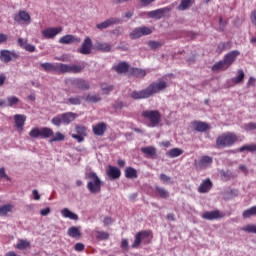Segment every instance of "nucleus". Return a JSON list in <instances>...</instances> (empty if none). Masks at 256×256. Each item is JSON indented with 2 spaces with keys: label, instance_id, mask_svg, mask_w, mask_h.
I'll use <instances>...</instances> for the list:
<instances>
[{
  "label": "nucleus",
  "instance_id": "obj_56",
  "mask_svg": "<svg viewBox=\"0 0 256 256\" xmlns=\"http://www.w3.org/2000/svg\"><path fill=\"white\" fill-rule=\"evenodd\" d=\"M0 179H6V181H11V178L8 177L4 168H0Z\"/></svg>",
  "mask_w": 256,
  "mask_h": 256
},
{
  "label": "nucleus",
  "instance_id": "obj_10",
  "mask_svg": "<svg viewBox=\"0 0 256 256\" xmlns=\"http://www.w3.org/2000/svg\"><path fill=\"white\" fill-rule=\"evenodd\" d=\"M151 33H153V31L147 26L138 27L132 30L130 33V39H139L145 35H151Z\"/></svg>",
  "mask_w": 256,
  "mask_h": 256
},
{
  "label": "nucleus",
  "instance_id": "obj_22",
  "mask_svg": "<svg viewBox=\"0 0 256 256\" xmlns=\"http://www.w3.org/2000/svg\"><path fill=\"white\" fill-rule=\"evenodd\" d=\"M19 47H21V49H24L25 51H28L29 53H35V45H32L30 43H28L27 39H23V38H18L17 41Z\"/></svg>",
  "mask_w": 256,
  "mask_h": 256
},
{
  "label": "nucleus",
  "instance_id": "obj_53",
  "mask_svg": "<svg viewBox=\"0 0 256 256\" xmlns=\"http://www.w3.org/2000/svg\"><path fill=\"white\" fill-rule=\"evenodd\" d=\"M72 139H76L78 143H83L85 141V136H81V134H72Z\"/></svg>",
  "mask_w": 256,
  "mask_h": 256
},
{
  "label": "nucleus",
  "instance_id": "obj_20",
  "mask_svg": "<svg viewBox=\"0 0 256 256\" xmlns=\"http://www.w3.org/2000/svg\"><path fill=\"white\" fill-rule=\"evenodd\" d=\"M106 173L109 179H111L112 181H115L116 179H119V177H121V170L116 166L109 165Z\"/></svg>",
  "mask_w": 256,
  "mask_h": 256
},
{
  "label": "nucleus",
  "instance_id": "obj_44",
  "mask_svg": "<svg viewBox=\"0 0 256 256\" xmlns=\"http://www.w3.org/2000/svg\"><path fill=\"white\" fill-rule=\"evenodd\" d=\"M87 103H99L101 101V96L99 95H87L85 98Z\"/></svg>",
  "mask_w": 256,
  "mask_h": 256
},
{
  "label": "nucleus",
  "instance_id": "obj_28",
  "mask_svg": "<svg viewBox=\"0 0 256 256\" xmlns=\"http://www.w3.org/2000/svg\"><path fill=\"white\" fill-rule=\"evenodd\" d=\"M95 49L97 51H102V53H109V51L112 49V46L107 42H96Z\"/></svg>",
  "mask_w": 256,
  "mask_h": 256
},
{
  "label": "nucleus",
  "instance_id": "obj_61",
  "mask_svg": "<svg viewBox=\"0 0 256 256\" xmlns=\"http://www.w3.org/2000/svg\"><path fill=\"white\" fill-rule=\"evenodd\" d=\"M222 177H224L225 179L229 180V179H233V174L230 172H222Z\"/></svg>",
  "mask_w": 256,
  "mask_h": 256
},
{
  "label": "nucleus",
  "instance_id": "obj_33",
  "mask_svg": "<svg viewBox=\"0 0 256 256\" xmlns=\"http://www.w3.org/2000/svg\"><path fill=\"white\" fill-rule=\"evenodd\" d=\"M130 75H132L133 77H138L143 79V77H145V75H147V71L145 69H141V68H132L130 70Z\"/></svg>",
  "mask_w": 256,
  "mask_h": 256
},
{
  "label": "nucleus",
  "instance_id": "obj_16",
  "mask_svg": "<svg viewBox=\"0 0 256 256\" xmlns=\"http://www.w3.org/2000/svg\"><path fill=\"white\" fill-rule=\"evenodd\" d=\"M119 23H121V19L109 18L106 21L97 24L96 28H98L100 31H103V29H107V28L111 27V25H119Z\"/></svg>",
  "mask_w": 256,
  "mask_h": 256
},
{
  "label": "nucleus",
  "instance_id": "obj_8",
  "mask_svg": "<svg viewBox=\"0 0 256 256\" xmlns=\"http://www.w3.org/2000/svg\"><path fill=\"white\" fill-rule=\"evenodd\" d=\"M141 117L149 121V127H158L162 119L161 112H159V110H144L141 113Z\"/></svg>",
  "mask_w": 256,
  "mask_h": 256
},
{
  "label": "nucleus",
  "instance_id": "obj_21",
  "mask_svg": "<svg viewBox=\"0 0 256 256\" xmlns=\"http://www.w3.org/2000/svg\"><path fill=\"white\" fill-rule=\"evenodd\" d=\"M92 131L94 135L103 137V135H105V131H107V124L105 122H100L92 127Z\"/></svg>",
  "mask_w": 256,
  "mask_h": 256
},
{
  "label": "nucleus",
  "instance_id": "obj_14",
  "mask_svg": "<svg viewBox=\"0 0 256 256\" xmlns=\"http://www.w3.org/2000/svg\"><path fill=\"white\" fill-rule=\"evenodd\" d=\"M93 47V41L90 37H86L84 42L82 43V46L79 48L78 52L81 53V55H91V48Z\"/></svg>",
  "mask_w": 256,
  "mask_h": 256
},
{
  "label": "nucleus",
  "instance_id": "obj_5",
  "mask_svg": "<svg viewBox=\"0 0 256 256\" xmlns=\"http://www.w3.org/2000/svg\"><path fill=\"white\" fill-rule=\"evenodd\" d=\"M153 239V232L151 230H142L136 233L134 242L132 244V249H137L143 243L144 245H149Z\"/></svg>",
  "mask_w": 256,
  "mask_h": 256
},
{
  "label": "nucleus",
  "instance_id": "obj_4",
  "mask_svg": "<svg viewBox=\"0 0 256 256\" xmlns=\"http://www.w3.org/2000/svg\"><path fill=\"white\" fill-rule=\"evenodd\" d=\"M237 134L233 132H224L216 138V149H226L233 147V144L238 141Z\"/></svg>",
  "mask_w": 256,
  "mask_h": 256
},
{
  "label": "nucleus",
  "instance_id": "obj_58",
  "mask_svg": "<svg viewBox=\"0 0 256 256\" xmlns=\"http://www.w3.org/2000/svg\"><path fill=\"white\" fill-rule=\"evenodd\" d=\"M121 248L122 249H129V241L127 239H122L121 241Z\"/></svg>",
  "mask_w": 256,
  "mask_h": 256
},
{
  "label": "nucleus",
  "instance_id": "obj_29",
  "mask_svg": "<svg viewBox=\"0 0 256 256\" xmlns=\"http://www.w3.org/2000/svg\"><path fill=\"white\" fill-rule=\"evenodd\" d=\"M165 14V9H157L150 11L148 13L144 12L142 15H148L151 19H162L163 15Z\"/></svg>",
  "mask_w": 256,
  "mask_h": 256
},
{
  "label": "nucleus",
  "instance_id": "obj_48",
  "mask_svg": "<svg viewBox=\"0 0 256 256\" xmlns=\"http://www.w3.org/2000/svg\"><path fill=\"white\" fill-rule=\"evenodd\" d=\"M191 5V0H182L180 5L178 6L179 11H185V9H189Z\"/></svg>",
  "mask_w": 256,
  "mask_h": 256
},
{
  "label": "nucleus",
  "instance_id": "obj_57",
  "mask_svg": "<svg viewBox=\"0 0 256 256\" xmlns=\"http://www.w3.org/2000/svg\"><path fill=\"white\" fill-rule=\"evenodd\" d=\"M75 251L81 252L85 251V244L83 243H76L74 246Z\"/></svg>",
  "mask_w": 256,
  "mask_h": 256
},
{
  "label": "nucleus",
  "instance_id": "obj_11",
  "mask_svg": "<svg viewBox=\"0 0 256 256\" xmlns=\"http://www.w3.org/2000/svg\"><path fill=\"white\" fill-rule=\"evenodd\" d=\"M63 31V27H49L42 30V37L44 39H55L59 33Z\"/></svg>",
  "mask_w": 256,
  "mask_h": 256
},
{
  "label": "nucleus",
  "instance_id": "obj_15",
  "mask_svg": "<svg viewBox=\"0 0 256 256\" xmlns=\"http://www.w3.org/2000/svg\"><path fill=\"white\" fill-rule=\"evenodd\" d=\"M14 21L16 23H21V21H23L29 25V23H31V15H29L25 10H20L18 14L14 15Z\"/></svg>",
  "mask_w": 256,
  "mask_h": 256
},
{
  "label": "nucleus",
  "instance_id": "obj_18",
  "mask_svg": "<svg viewBox=\"0 0 256 256\" xmlns=\"http://www.w3.org/2000/svg\"><path fill=\"white\" fill-rule=\"evenodd\" d=\"M212 164L213 157L205 155L200 158V160L196 164V167H198V169H207V167L211 166Z\"/></svg>",
  "mask_w": 256,
  "mask_h": 256
},
{
  "label": "nucleus",
  "instance_id": "obj_39",
  "mask_svg": "<svg viewBox=\"0 0 256 256\" xmlns=\"http://www.w3.org/2000/svg\"><path fill=\"white\" fill-rule=\"evenodd\" d=\"M253 215H256V206H252L251 208L245 210L242 214L244 219H249V217H253Z\"/></svg>",
  "mask_w": 256,
  "mask_h": 256
},
{
  "label": "nucleus",
  "instance_id": "obj_62",
  "mask_svg": "<svg viewBox=\"0 0 256 256\" xmlns=\"http://www.w3.org/2000/svg\"><path fill=\"white\" fill-rule=\"evenodd\" d=\"M7 34H4V33H0V44L1 43H7Z\"/></svg>",
  "mask_w": 256,
  "mask_h": 256
},
{
  "label": "nucleus",
  "instance_id": "obj_12",
  "mask_svg": "<svg viewBox=\"0 0 256 256\" xmlns=\"http://www.w3.org/2000/svg\"><path fill=\"white\" fill-rule=\"evenodd\" d=\"M70 85L81 91H88L90 89L89 82L83 78H74L70 80Z\"/></svg>",
  "mask_w": 256,
  "mask_h": 256
},
{
  "label": "nucleus",
  "instance_id": "obj_24",
  "mask_svg": "<svg viewBox=\"0 0 256 256\" xmlns=\"http://www.w3.org/2000/svg\"><path fill=\"white\" fill-rule=\"evenodd\" d=\"M192 127L198 133H205V131H209V129H211V126H209V124H207L206 122H201V121L192 122Z\"/></svg>",
  "mask_w": 256,
  "mask_h": 256
},
{
  "label": "nucleus",
  "instance_id": "obj_45",
  "mask_svg": "<svg viewBox=\"0 0 256 256\" xmlns=\"http://www.w3.org/2000/svg\"><path fill=\"white\" fill-rule=\"evenodd\" d=\"M75 131L77 135H81L82 137H87V127L76 125Z\"/></svg>",
  "mask_w": 256,
  "mask_h": 256
},
{
  "label": "nucleus",
  "instance_id": "obj_35",
  "mask_svg": "<svg viewBox=\"0 0 256 256\" xmlns=\"http://www.w3.org/2000/svg\"><path fill=\"white\" fill-rule=\"evenodd\" d=\"M141 151L144 153V155H147L148 157H153L157 153V150L153 146L142 147Z\"/></svg>",
  "mask_w": 256,
  "mask_h": 256
},
{
  "label": "nucleus",
  "instance_id": "obj_50",
  "mask_svg": "<svg viewBox=\"0 0 256 256\" xmlns=\"http://www.w3.org/2000/svg\"><path fill=\"white\" fill-rule=\"evenodd\" d=\"M227 49V43L220 42L216 48V53L221 54V52L225 51Z\"/></svg>",
  "mask_w": 256,
  "mask_h": 256
},
{
  "label": "nucleus",
  "instance_id": "obj_7",
  "mask_svg": "<svg viewBox=\"0 0 256 256\" xmlns=\"http://www.w3.org/2000/svg\"><path fill=\"white\" fill-rule=\"evenodd\" d=\"M77 119V115L73 112H65L60 115H57L52 118L51 123L55 125V127H61V124L70 125L73 121Z\"/></svg>",
  "mask_w": 256,
  "mask_h": 256
},
{
  "label": "nucleus",
  "instance_id": "obj_26",
  "mask_svg": "<svg viewBox=\"0 0 256 256\" xmlns=\"http://www.w3.org/2000/svg\"><path fill=\"white\" fill-rule=\"evenodd\" d=\"M113 70L118 73V75H123V73L129 72V63L120 62L116 66L113 67Z\"/></svg>",
  "mask_w": 256,
  "mask_h": 256
},
{
  "label": "nucleus",
  "instance_id": "obj_1",
  "mask_svg": "<svg viewBox=\"0 0 256 256\" xmlns=\"http://www.w3.org/2000/svg\"><path fill=\"white\" fill-rule=\"evenodd\" d=\"M40 67L43 71L46 73H58L59 75L65 74V73H82L85 69V66L83 65H77V64H64V63H56L53 64L51 62H44L40 63Z\"/></svg>",
  "mask_w": 256,
  "mask_h": 256
},
{
  "label": "nucleus",
  "instance_id": "obj_60",
  "mask_svg": "<svg viewBox=\"0 0 256 256\" xmlns=\"http://www.w3.org/2000/svg\"><path fill=\"white\" fill-rule=\"evenodd\" d=\"M103 223L105 227H108V225H111L113 223V219L111 217H105Z\"/></svg>",
  "mask_w": 256,
  "mask_h": 256
},
{
  "label": "nucleus",
  "instance_id": "obj_9",
  "mask_svg": "<svg viewBox=\"0 0 256 256\" xmlns=\"http://www.w3.org/2000/svg\"><path fill=\"white\" fill-rule=\"evenodd\" d=\"M19 59V54L15 51L1 50L0 51V61L2 63H11V61H17Z\"/></svg>",
  "mask_w": 256,
  "mask_h": 256
},
{
  "label": "nucleus",
  "instance_id": "obj_40",
  "mask_svg": "<svg viewBox=\"0 0 256 256\" xmlns=\"http://www.w3.org/2000/svg\"><path fill=\"white\" fill-rule=\"evenodd\" d=\"M245 79V72L243 70H238V76L232 78V83L235 85L241 83Z\"/></svg>",
  "mask_w": 256,
  "mask_h": 256
},
{
  "label": "nucleus",
  "instance_id": "obj_63",
  "mask_svg": "<svg viewBox=\"0 0 256 256\" xmlns=\"http://www.w3.org/2000/svg\"><path fill=\"white\" fill-rule=\"evenodd\" d=\"M140 3H142L144 7H147V5H151V3H155V0H140Z\"/></svg>",
  "mask_w": 256,
  "mask_h": 256
},
{
  "label": "nucleus",
  "instance_id": "obj_52",
  "mask_svg": "<svg viewBox=\"0 0 256 256\" xmlns=\"http://www.w3.org/2000/svg\"><path fill=\"white\" fill-rule=\"evenodd\" d=\"M114 109L119 110V109H123V107H126L125 102L124 101H119L117 100L114 105H113Z\"/></svg>",
  "mask_w": 256,
  "mask_h": 256
},
{
  "label": "nucleus",
  "instance_id": "obj_43",
  "mask_svg": "<svg viewBox=\"0 0 256 256\" xmlns=\"http://www.w3.org/2000/svg\"><path fill=\"white\" fill-rule=\"evenodd\" d=\"M19 105V99L16 96L7 97V107H15Z\"/></svg>",
  "mask_w": 256,
  "mask_h": 256
},
{
  "label": "nucleus",
  "instance_id": "obj_59",
  "mask_svg": "<svg viewBox=\"0 0 256 256\" xmlns=\"http://www.w3.org/2000/svg\"><path fill=\"white\" fill-rule=\"evenodd\" d=\"M49 213H51V208H49V207H46L40 211V214L42 215V217L49 215Z\"/></svg>",
  "mask_w": 256,
  "mask_h": 256
},
{
  "label": "nucleus",
  "instance_id": "obj_19",
  "mask_svg": "<svg viewBox=\"0 0 256 256\" xmlns=\"http://www.w3.org/2000/svg\"><path fill=\"white\" fill-rule=\"evenodd\" d=\"M59 43L61 45H71V43H81V38H77L74 35L68 34V35L62 36L59 39Z\"/></svg>",
  "mask_w": 256,
  "mask_h": 256
},
{
  "label": "nucleus",
  "instance_id": "obj_2",
  "mask_svg": "<svg viewBox=\"0 0 256 256\" xmlns=\"http://www.w3.org/2000/svg\"><path fill=\"white\" fill-rule=\"evenodd\" d=\"M164 89H167V82H152L148 87L143 90L132 91L130 97L135 101H139L141 99H149V97H153V95H156V93H160V91H164Z\"/></svg>",
  "mask_w": 256,
  "mask_h": 256
},
{
  "label": "nucleus",
  "instance_id": "obj_38",
  "mask_svg": "<svg viewBox=\"0 0 256 256\" xmlns=\"http://www.w3.org/2000/svg\"><path fill=\"white\" fill-rule=\"evenodd\" d=\"M155 190H156V193H158L159 197H161L162 199H168L169 192L165 188L156 186Z\"/></svg>",
  "mask_w": 256,
  "mask_h": 256
},
{
  "label": "nucleus",
  "instance_id": "obj_36",
  "mask_svg": "<svg viewBox=\"0 0 256 256\" xmlns=\"http://www.w3.org/2000/svg\"><path fill=\"white\" fill-rule=\"evenodd\" d=\"M181 155H183V150L180 148H173L167 152V156L171 159H174L175 157H179Z\"/></svg>",
  "mask_w": 256,
  "mask_h": 256
},
{
  "label": "nucleus",
  "instance_id": "obj_6",
  "mask_svg": "<svg viewBox=\"0 0 256 256\" xmlns=\"http://www.w3.org/2000/svg\"><path fill=\"white\" fill-rule=\"evenodd\" d=\"M86 179L90 181L87 183V189L92 195H97V193H101V179L97 176V173L90 172L86 174Z\"/></svg>",
  "mask_w": 256,
  "mask_h": 256
},
{
  "label": "nucleus",
  "instance_id": "obj_17",
  "mask_svg": "<svg viewBox=\"0 0 256 256\" xmlns=\"http://www.w3.org/2000/svg\"><path fill=\"white\" fill-rule=\"evenodd\" d=\"M239 55L240 53L237 50L230 51L224 56L223 61L227 64L228 67H231Z\"/></svg>",
  "mask_w": 256,
  "mask_h": 256
},
{
  "label": "nucleus",
  "instance_id": "obj_32",
  "mask_svg": "<svg viewBox=\"0 0 256 256\" xmlns=\"http://www.w3.org/2000/svg\"><path fill=\"white\" fill-rule=\"evenodd\" d=\"M67 235L72 237V239H81V231H79V228L75 226H72L68 229Z\"/></svg>",
  "mask_w": 256,
  "mask_h": 256
},
{
  "label": "nucleus",
  "instance_id": "obj_31",
  "mask_svg": "<svg viewBox=\"0 0 256 256\" xmlns=\"http://www.w3.org/2000/svg\"><path fill=\"white\" fill-rule=\"evenodd\" d=\"M227 69H229V66L224 60H220L212 66V71H227Z\"/></svg>",
  "mask_w": 256,
  "mask_h": 256
},
{
  "label": "nucleus",
  "instance_id": "obj_37",
  "mask_svg": "<svg viewBox=\"0 0 256 256\" xmlns=\"http://www.w3.org/2000/svg\"><path fill=\"white\" fill-rule=\"evenodd\" d=\"M31 247V243L27 240L20 239L16 244V249L23 251V249H29Z\"/></svg>",
  "mask_w": 256,
  "mask_h": 256
},
{
  "label": "nucleus",
  "instance_id": "obj_34",
  "mask_svg": "<svg viewBox=\"0 0 256 256\" xmlns=\"http://www.w3.org/2000/svg\"><path fill=\"white\" fill-rule=\"evenodd\" d=\"M125 177L126 179H137V169L133 167H127L125 169Z\"/></svg>",
  "mask_w": 256,
  "mask_h": 256
},
{
  "label": "nucleus",
  "instance_id": "obj_54",
  "mask_svg": "<svg viewBox=\"0 0 256 256\" xmlns=\"http://www.w3.org/2000/svg\"><path fill=\"white\" fill-rule=\"evenodd\" d=\"M160 181H163V183H173V181H171V177L166 174H160Z\"/></svg>",
  "mask_w": 256,
  "mask_h": 256
},
{
  "label": "nucleus",
  "instance_id": "obj_42",
  "mask_svg": "<svg viewBox=\"0 0 256 256\" xmlns=\"http://www.w3.org/2000/svg\"><path fill=\"white\" fill-rule=\"evenodd\" d=\"M243 151H249L250 153H255L256 151V144L244 145L239 148V152L243 153Z\"/></svg>",
  "mask_w": 256,
  "mask_h": 256
},
{
  "label": "nucleus",
  "instance_id": "obj_25",
  "mask_svg": "<svg viewBox=\"0 0 256 256\" xmlns=\"http://www.w3.org/2000/svg\"><path fill=\"white\" fill-rule=\"evenodd\" d=\"M213 187V182L211 179L203 180L202 183L198 187V193H209Z\"/></svg>",
  "mask_w": 256,
  "mask_h": 256
},
{
  "label": "nucleus",
  "instance_id": "obj_64",
  "mask_svg": "<svg viewBox=\"0 0 256 256\" xmlns=\"http://www.w3.org/2000/svg\"><path fill=\"white\" fill-rule=\"evenodd\" d=\"M239 169L240 171H242V173H244V175H247V173H249V170L247 169L246 165H240Z\"/></svg>",
  "mask_w": 256,
  "mask_h": 256
},
{
  "label": "nucleus",
  "instance_id": "obj_13",
  "mask_svg": "<svg viewBox=\"0 0 256 256\" xmlns=\"http://www.w3.org/2000/svg\"><path fill=\"white\" fill-rule=\"evenodd\" d=\"M225 214L219 210L207 211L202 214V219H206V221H213L215 219H223Z\"/></svg>",
  "mask_w": 256,
  "mask_h": 256
},
{
  "label": "nucleus",
  "instance_id": "obj_27",
  "mask_svg": "<svg viewBox=\"0 0 256 256\" xmlns=\"http://www.w3.org/2000/svg\"><path fill=\"white\" fill-rule=\"evenodd\" d=\"M61 215L62 217H64L65 219H70L71 221H79V216L73 212H71V210H69V208H64L61 210Z\"/></svg>",
  "mask_w": 256,
  "mask_h": 256
},
{
  "label": "nucleus",
  "instance_id": "obj_30",
  "mask_svg": "<svg viewBox=\"0 0 256 256\" xmlns=\"http://www.w3.org/2000/svg\"><path fill=\"white\" fill-rule=\"evenodd\" d=\"M15 206L13 204H4L0 206V217H7L8 213H13Z\"/></svg>",
  "mask_w": 256,
  "mask_h": 256
},
{
  "label": "nucleus",
  "instance_id": "obj_3",
  "mask_svg": "<svg viewBox=\"0 0 256 256\" xmlns=\"http://www.w3.org/2000/svg\"><path fill=\"white\" fill-rule=\"evenodd\" d=\"M29 136L32 139H50V143H57V141H65V136L61 132H53V129L49 127H42V128H32L29 132Z\"/></svg>",
  "mask_w": 256,
  "mask_h": 256
},
{
  "label": "nucleus",
  "instance_id": "obj_55",
  "mask_svg": "<svg viewBox=\"0 0 256 256\" xmlns=\"http://www.w3.org/2000/svg\"><path fill=\"white\" fill-rule=\"evenodd\" d=\"M246 131H255L256 130V123L255 122H250L245 125Z\"/></svg>",
  "mask_w": 256,
  "mask_h": 256
},
{
  "label": "nucleus",
  "instance_id": "obj_49",
  "mask_svg": "<svg viewBox=\"0 0 256 256\" xmlns=\"http://www.w3.org/2000/svg\"><path fill=\"white\" fill-rule=\"evenodd\" d=\"M70 105H81V97H71L68 99Z\"/></svg>",
  "mask_w": 256,
  "mask_h": 256
},
{
  "label": "nucleus",
  "instance_id": "obj_23",
  "mask_svg": "<svg viewBox=\"0 0 256 256\" xmlns=\"http://www.w3.org/2000/svg\"><path fill=\"white\" fill-rule=\"evenodd\" d=\"M26 121H27V116H25L23 114H15L14 115L15 127L18 130L20 129L21 131H23V127H25Z\"/></svg>",
  "mask_w": 256,
  "mask_h": 256
},
{
  "label": "nucleus",
  "instance_id": "obj_46",
  "mask_svg": "<svg viewBox=\"0 0 256 256\" xmlns=\"http://www.w3.org/2000/svg\"><path fill=\"white\" fill-rule=\"evenodd\" d=\"M242 231L245 233H255L256 234V225L255 224H248L241 228Z\"/></svg>",
  "mask_w": 256,
  "mask_h": 256
},
{
  "label": "nucleus",
  "instance_id": "obj_51",
  "mask_svg": "<svg viewBox=\"0 0 256 256\" xmlns=\"http://www.w3.org/2000/svg\"><path fill=\"white\" fill-rule=\"evenodd\" d=\"M161 42H157V41H150L148 43V46L150 47V49H159V47H161Z\"/></svg>",
  "mask_w": 256,
  "mask_h": 256
},
{
  "label": "nucleus",
  "instance_id": "obj_47",
  "mask_svg": "<svg viewBox=\"0 0 256 256\" xmlns=\"http://www.w3.org/2000/svg\"><path fill=\"white\" fill-rule=\"evenodd\" d=\"M100 87L105 95H109V93H111V91H113V89H115V87L113 85H107L105 83L101 84Z\"/></svg>",
  "mask_w": 256,
  "mask_h": 256
},
{
  "label": "nucleus",
  "instance_id": "obj_41",
  "mask_svg": "<svg viewBox=\"0 0 256 256\" xmlns=\"http://www.w3.org/2000/svg\"><path fill=\"white\" fill-rule=\"evenodd\" d=\"M95 237L98 241H105L109 239V233L105 231H96Z\"/></svg>",
  "mask_w": 256,
  "mask_h": 256
}]
</instances>
